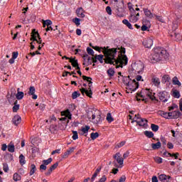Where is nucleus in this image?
<instances>
[{
  "instance_id": "obj_29",
  "label": "nucleus",
  "mask_w": 182,
  "mask_h": 182,
  "mask_svg": "<svg viewBox=\"0 0 182 182\" xmlns=\"http://www.w3.org/2000/svg\"><path fill=\"white\" fill-rule=\"evenodd\" d=\"M122 23H124V25H126V26H127V28H129V29H133V26H132V23H130L129 22V20L124 19L122 21Z\"/></svg>"
},
{
  "instance_id": "obj_36",
  "label": "nucleus",
  "mask_w": 182,
  "mask_h": 182,
  "mask_svg": "<svg viewBox=\"0 0 182 182\" xmlns=\"http://www.w3.org/2000/svg\"><path fill=\"white\" fill-rule=\"evenodd\" d=\"M144 134L149 139H151V137L154 136V134L153 132H150V131H145Z\"/></svg>"
},
{
  "instance_id": "obj_48",
  "label": "nucleus",
  "mask_w": 182,
  "mask_h": 182,
  "mask_svg": "<svg viewBox=\"0 0 182 182\" xmlns=\"http://www.w3.org/2000/svg\"><path fill=\"white\" fill-rule=\"evenodd\" d=\"M79 96H80V93H79V92L75 91V92H73V95H72L73 99H77V97H79Z\"/></svg>"
},
{
  "instance_id": "obj_27",
  "label": "nucleus",
  "mask_w": 182,
  "mask_h": 182,
  "mask_svg": "<svg viewBox=\"0 0 182 182\" xmlns=\"http://www.w3.org/2000/svg\"><path fill=\"white\" fill-rule=\"evenodd\" d=\"M23 92H17L16 95V98L17 99V100H22V99H23Z\"/></svg>"
},
{
  "instance_id": "obj_40",
  "label": "nucleus",
  "mask_w": 182,
  "mask_h": 182,
  "mask_svg": "<svg viewBox=\"0 0 182 182\" xmlns=\"http://www.w3.org/2000/svg\"><path fill=\"white\" fill-rule=\"evenodd\" d=\"M97 137H99V133H97V132L91 133L90 138L92 139V140H96V139H97Z\"/></svg>"
},
{
  "instance_id": "obj_30",
  "label": "nucleus",
  "mask_w": 182,
  "mask_h": 182,
  "mask_svg": "<svg viewBox=\"0 0 182 182\" xmlns=\"http://www.w3.org/2000/svg\"><path fill=\"white\" fill-rule=\"evenodd\" d=\"M122 23H124V25H126V26H127V28H129V29H133V26H132V23H130L129 22V20L124 19L122 21Z\"/></svg>"
},
{
  "instance_id": "obj_21",
  "label": "nucleus",
  "mask_w": 182,
  "mask_h": 182,
  "mask_svg": "<svg viewBox=\"0 0 182 182\" xmlns=\"http://www.w3.org/2000/svg\"><path fill=\"white\" fill-rule=\"evenodd\" d=\"M76 14L78 18H85V10H83V8L80 7L77 9Z\"/></svg>"
},
{
  "instance_id": "obj_51",
  "label": "nucleus",
  "mask_w": 182,
  "mask_h": 182,
  "mask_svg": "<svg viewBox=\"0 0 182 182\" xmlns=\"http://www.w3.org/2000/svg\"><path fill=\"white\" fill-rule=\"evenodd\" d=\"M73 22L74 23H75V25H76L77 26H79V25H80V18H75L73 19Z\"/></svg>"
},
{
  "instance_id": "obj_53",
  "label": "nucleus",
  "mask_w": 182,
  "mask_h": 182,
  "mask_svg": "<svg viewBox=\"0 0 182 182\" xmlns=\"http://www.w3.org/2000/svg\"><path fill=\"white\" fill-rule=\"evenodd\" d=\"M52 163V158H49L47 160L43 161V164H45L46 166H48V164H50Z\"/></svg>"
},
{
  "instance_id": "obj_38",
  "label": "nucleus",
  "mask_w": 182,
  "mask_h": 182,
  "mask_svg": "<svg viewBox=\"0 0 182 182\" xmlns=\"http://www.w3.org/2000/svg\"><path fill=\"white\" fill-rule=\"evenodd\" d=\"M31 171H30V176H33V174H35V172L36 171V166H35V164H32L31 166Z\"/></svg>"
},
{
  "instance_id": "obj_15",
  "label": "nucleus",
  "mask_w": 182,
  "mask_h": 182,
  "mask_svg": "<svg viewBox=\"0 0 182 182\" xmlns=\"http://www.w3.org/2000/svg\"><path fill=\"white\" fill-rule=\"evenodd\" d=\"M36 92V89H35V87H29V91L28 92V96H32V99H33V100H36V99H38V95H36L35 93Z\"/></svg>"
},
{
  "instance_id": "obj_7",
  "label": "nucleus",
  "mask_w": 182,
  "mask_h": 182,
  "mask_svg": "<svg viewBox=\"0 0 182 182\" xmlns=\"http://www.w3.org/2000/svg\"><path fill=\"white\" fill-rule=\"evenodd\" d=\"M132 71L134 73H137L140 75V73H143V70L144 69V64L141 61H136L132 64L131 65Z\"/></svg>"
},
{
  "instance_id": "obj_63",
  "label": "nucleus",
  "mask_w": 182,
  "mask_h": 182,
  "mask_svg": "<svg viewBox=\"0 0 182 182\" xmlns=\"http://www.w3.org/2000/svg\"><path fill=\"white\" fill-rule=\"evenodd\" d=\"M75 151V147H71L68 150H67V152L68 154H70L71 153H73Z\"/></svg>"
},
{
  "instance_id": "obj_62",
  "label": "nucleus",
  "mask_w": 182,
  "mask_h": 182,
  "mask_svg": "<svg viewBox=\"0 0 182 182\" xmlns=\"http://www.w3.org/2000/svg\"><path fill=\"white\" fill-rule=\"evenodd\" d=\"M97 174L96 172L94 173V174L92 175V178H91V181L93 182L95 181V180H96V177H97Z\"/></svg>"
},
{
  "instance_id": "obj_55",
  "label": "nucleus",
  "mask_w": 182,
  "mask_h": 182,
  "mask_svg": "<svg viewBox=\"0 0 182 182\" xmlns=\"http://www.w3.org/2000/svg\"><path fill=\"white\" fill-rule=\"evenodd\" d=\"M89 112H91L92 114H99V110L96 109H89Z\"/></svg>"
},
{
  "instance_id": "obj_58",
  "label": "nucleus",
  "mask_w": 182,
  "mask_h": 182,
  "mask_svg": "<svg viewBox=\"0 0 182 182\" xmlns=\"http://www.w3.org/2000/svg\"><path fill=\"white\" fill-rule=\"evenodd\" d=\"M107 180V177L106 176H102V178L97 182H105Z\"/></svg>"
},
{
  "instance_id": "obj_10",
  "label": "nucleus",
  "mask_w": 182,
  "mask_h": 182,
  "mask_svg": "<svg viewBox=\"0 0 182 182\" xmlns=\"http://www.w3.org/2000/svg\"><path fill=\"white\" fill-rule=\"evenodd\" d=\"M88 119L90 122H92L94 124H99V123H102V117L100 114L88 115Z\"/></svg>"
},
{
  "instance_id": "obj_14",
  "label": "nucleus",
  "mask_w": 182,
  "mask_h": 182,
  "mask_svg": "<svg viewBox=\"0 0 182 182\" xmlns=\"http://www.w3.org/2000/svg\"><path fill=\"white\" fill-rule=\"evenodd\" d=\"M89 130H90V127L89 125H86L85 127H81V129L79 131V134L80 136H87V133H89Z\"/></svg>"
},
{
  "instance_id": "obj_22",
  "label": "nucleus",
  "mask_w": 182,
  "mask_h": 182,
  "mask_svg": "<svg viewBox=\"0 0 182 182\" xmlns=\"http://www.w3.org/2000/svg\"><path fill=\"white\" fill-rule=\"evenodd\" d=\"M63 117L60 118L62 122H65V123H69V120L72 119V114H63Z\"/></svg>"
},
{
  "instance_id": "obj_41",
  "label": "nucleus",
  "mask_w": 182,
  "mask_h": 182,
  "mask_svg": "<svg viewBox=\"0 0 182 182\" xmlns=\"http://www.w3.org/2000/svg\"><path fill=\"white\" fill-rule=\"evenodd\" d=\"M154 159L156 163H158V164H161V163H163V159L161 157L155 156Z\"/></svg>"
},
{
  "instance_id": "obj_39",
  "label": "nucleus",
  "mask_w": 182,
  "mask_h": 182,
  "mask_svg": "<svg viewBox=\"0 0 182 182\" xmlns=\"http://www.w3.org/2000/svg\"><path fill=\"white\" fill-rule=\"evenodd\" d=\"M149 28H150V21H147L146 24H143V26H141V31H147Z\"/></svg>"
},
{
  "instance_id": "obj_57",
  "label": "nucleus",
  "mask_w": 182,
  "mask_h": 182,
  "mask_svg": "<svg viewBox=\"0 0 182 182\" xmlns=\"http://www.w3.org/2000/svg\"><path fill=\"white\" fill-rule=\"evenodd\" d=\"M18 110H19V105H15L14 107H13V112L14 113H16V112H18Z\"/></svg>"
},
{
  "instance_id": "obj_8",
  "label": "nucleus",
  "mask_w": 182,
  "mask_h": 182,
  "mask_svg": "<svg viewBox=\"0 0 182 182\" xmlns=\"http://www.w3.org/2000/svg\"><path fill=\"white\" fill-rule=\"evenodd\" d=\"M82 79H83V80H87V82H89V83H88L89 90H86L85 88H81L80 92L82 95H85H85H87V96H88V97H92V95H93V93L92 92V88H90V87H92V83H93V82H92V81H90V80H92V78L83 75Z\"/></svg>"
},
{
  "instance_id": "obj_26",
  "label": "nucleus",
  "mask_w": 182,
  "mask_h": 182,
  "mask_svg": "<svg viewBox=\"0 0 182 182\" xmlns=\"http://www.w3.org/2000/svg\"><path fill=\"white\" fill-rule=\"evenodd\" d=\"M151 147L154 150H157L161 147V142L158 141L156 144H151Z\"/></svg>"
},
{
  "instance_id": "obj_18",
  "label": "nucleus",
  "mask_w": 182,
  "mask_h": 182,
  "mask_svg": "<svg viewBox=\"0 0 182 182\" xmlns=\"http://www.w3.org/2000/svg\"><path fill=\"white\" fill-rule=\"evenodd\" d=\"M171 177L166 174H161L159 176V180L162 182H170Z\"/></svg>"
},
{
  "instance_id": "obj_54",
  "label": "nucleus",
  "mask_w": 182,
  "mask_h": 182,
  "mask_svg": "<svg viewBox=\"0 0 182 182\" xmlns=\"http://www.w3.org/2000/svg\"><path fill=\"white\" fill-rule=\"evenodd\" d=\"M177 109H178V105H176V104H173L170 107H169V110H177Z\"/></svg>"
},
{
  "instance_id": "obj_46",
  "label": "nucleus",
  "mask_w": 182,
  "mask_h": 182,
  "mask_svg": "<svg viewBox=\"0 0 182 182\" xmlns=\"http://www.w3.org/2000/svg\"><path fill=\"white\" fill-rule=\"evenodd\" d=\"M3 170L5 173H8V171H9V166H8V164H3Z\"/></svg>"
},
{
  "instance_id": "obj_5",
  "label": "nucleus",
  "mask_w": 182,
  "mask_h": 182,
  "mask_svg": "<svg viewBox=\"0 0 182 182\" xmlns=\"http://www.w3.org/2000/svg\"><path fill=\"white\" fill-rule=\"evenodd\" d=\"M129 117L132 120V123L136 122L139 126L144 127L147 124V119L141 118L140 114H129Z\"/></svg>"
},
{
  "instance_id": "obj_45",
  "label": "nucleus",
  "mask_w": 182,
  "mask_h": 182,
  "mask_svg": "<svg viewBox=\"0 0 182 182\" xmlns=\"http://www.w3.org/2000/svg\"><path fill=\"white\" fill-rule=\"evenodd\" d=\"M95 59H97V60H99L100 63H103V55L100 54L95 56Z\"/></svg>"
},
{
  "instance_id": "obj_20",
  "label": "nucleus",
  "mask_w": 182,
  "mask_h": 182,
  "mask_svg": "<svg viewBox=\"0 0 182 182\" xmlns=\"http://www.w3.org/2000/svg\"><path fill=\"white\" fill-rule=\"evenodd\" d=\"M21 122H22V118H21V117L19 115H15L12 119V123L15 126H18V124H19V123H21Z\"/></svg>"
},
{
  "instance_id": "obj_6",
  "label": "nucleus",
  "mask_w": 182,
  "mask_h": 182,
  "mask_svg": "<svg viewBox=\"0 0 182 182\" xmlns=\"http://www.w3.org/2000/svg\"><path fill=\"white\" fill-rule=\"evenodd\" d=\"M139 97H142L143 100H147V99H151V100H154L156 97H154V93L150 89H143L138 93Z\"/></svg>"
},
{
  "instance_id": "obj_35",
  "label": "nucleus",
  "mask_w": 182,
  "mask_h": 182,
  "mask_svg": "<svg viewBox=\"0 0 182 182\" xmlns=\"http://www.w3.org/2000/svg\"><path fill=\"white\" fill-rule=\"evenodd\" d=\"M172 82L173 85H176L177 86H180L181 85V82L180 80H178V78L177 77H174L172 79Z\"/></svg>"
},
{
  "instance_id": "obj_17",
  "label": "nucleus",
  "mask_w": 182,
  "mask_h": 182,
  "mask_svg": "<svg viewBox=\"0 0 182 182\" xmlns=\"http://www.w3.org/2000/svg\"><path fill=\"white\" fill-rule=\"evenodd\" d=\"M31 41H33V42H36L39 45L42 43V38H41V36H39V33H35V34L32 36Z\"/></svg>"
},
{
  "instance_id": "obj_4",
  "label": "nucleus",
  "mask_w": 182,
  "mask_h": 182,
  "mask_svg": "<svg viewBox=\"0 0 182 182\" xmlns=\"http://www.w3.org/2000/svg\"><path fill=\"white\" fill-rule=\"evenodd\" d=\"M128 9L130 12L129 22L136 23V22L139 21V18H140V14L139 13L140 9L133 7V4H132V3H128Z\"/></svg>"
},
{
  "instance_id": "obj_9",
  "label": "nucleus",
  "mask_w": 182,
  "mask_h": 182,
  "mask_svg": "<svg viewBox=\"0 0 182 182\" xmlns=\"http://www.w3.org/2000/svg\"><path fill=\"white\" fill-rule=\"evenodd\" d=\"M114 4L117 6V15L119 16V18H123L124 16V9L119 8V6H122L123 5V1L122 0H113Z\"/></svg>"
},
{
  "instance_id": "obj_16",
  "label": "nucleus",
  "mask_w": 182,
  "mask_h": 182,
  "mask_svg": "<svg viewBox=\"0 0 182 182\" xmlns=\"http://www.w3.org/2000/svg\"><path fill=\"white\" fill-rule=\"evenodd\" d=\"M143 45L144 46V48H148V49H150V48H151V46H153V39H151L150 38H146L143 41Z\"/></svg>"
},
{
  "instance_id": "obj_24",
  "label": "nucleus",
  "mask_w": 182,
  "mask_h": 182,
  "mask_svg": "<svg viewBox=\"0 0 182 182\" xmlns=\"http://www.w3.org/2000/svg\"><path fill=\"white\" fill-rule=\"evenodd\" d=\"M178 114H163L161 115L162 117L164 119H168V120L171 119H178Z\"/></svg>"
},
{
  "instance_id": "obj_37",
  "label": "nucleus",
  "mask_w": 182,
  "mask_h": 182,
  "mask_svg": "<svg viewBox=\"0 0 182 182\" xmlns=\"http://www.w3.org/2000/svg\"><path fill=\"white\" fill-rule=\"evenodd\" d=\"M52 25V21L50 20H46L43 22V28H46V26H50Z\"/></svg>"
},
{
  "instance_id": "obj_2",
  "label": "nucleus",
  "mask_w": 182,
  "mask_h": 182,
  "mask_svg": "<svg viewBox=\"0 0 182 182\" xmlns=\"http://www.w3.org/2000/svg\"><path fill=\"white\" fill-rule=\"evenodd\" d=\"M168 58V54L164 48L156 47L149 56V60L151 62V63H156V62L163 60V59H167Z\"/></svg>"
},
{
  "instance_id": "obj_56",
  "label": "nucleus",
  "mask_w": 182,
  "mask_h": 182,
  "mask_svg": "<svg viewBox=\"0 0 182 182\" xmlns=\"http://www.w3.org/2000/svg\"><path fill=\"white\" fill-rule=\"evenodd\" d=\"M58 166H59V163L56 162L55 164H54L53 166L50 167V171H53V170H55V168H56Z\"/></svg>"
},
{
  "instance_id": "obj_19",
  "label": "nucleus",
  "mask_w": 182,
  "mask_h": 182,
  "mask_svg": "<svg viewBox=\"0 0 182 182\" xmlns=\"http://www.w3.org/2000/svg\"><path fill=\"white\" fill-rule=\"evenodd\" d=\"M66 58L67 60H70V63L72 64V65L74 67V68H77V70L80 69V68L79 67L78 64H77V60H75L73 58H69V57H66V56H64L63 58Z\"/></svg>"
},
{
  "instance_id": "obj_61",
  "label": "nucleus",
  "mask_w": 182,
  "mask_h": 182,
  "mask_svg": "<svg viewBox=\"0 0 182 182\" xmlns=\"http://www.w3.org/2000/svg\"><path fill=\"white\" fill-rule=\"evenodd\" d=\"M106 11L108 15H112V8L110 6H107Z\"/></svg>"
},
{
  "instance_id": "obj_13",
  "label": "nucleus",
  "mask_w": 182,
  "mask_h": 182,
  "mask_svg": "<svg viewBox=\"0 0 182 182\" xmlns=\"http://www.w3.org/2000/svg\"><path fill=\"white\" fill-rule=\"evenodd\" d=\"M83 59H84L83 65H85V66H89V65H92V62H93V63H96L97 60V59L96 58H90V57H89V55H84Z\"/></svg>"
},
{
  "instance_id": "obj_47",
  "label": "nucleus",
  "mask_w": 182,
  "mask_h": 182,
  "mask_svg": "<svg viewBox=\"0 0 182 182\" xmlns=\"http://www.w3.org/2000/svg\"><path fill=\"white\" fill-rule=\"evenodd\" d=\"M107 120L108 123H112V122L114 121V118H113V117H112V114H107Z\"/></svg>"
},
{
  "instance_id": "obj_42",
  "label": "nucleus",
  "mask_w": 182,
  "mask_h": 182,
  "mask_svg": "<svg viewBox=\"0 0 182 182\" xmlns=\"http://www.w3.org/2000/svg\"><path fill=\"white\" fill-rule=\"evenodd\" d=\"M173 97H175L176 99H180V97L181 96L180 95V92L177 91V90H174L173 92Z\"/></svg>"
},
{
  "instance_id": "obj_52",
  "label": "nucleus",
  "mask_w": 182,
  "mask_h": 182,
  "mask_svg": "<svg viewBox=\"0 0 182 182\" xmlns=\"http://www.w3.org/2000/svg\"><path fill=\"white\" fill-rule=\"evenodd\" d=\"M92 49H95V50H97V52H102L103 53V49H105V48H100L99 46H92Z\"/></svg>"
},
{
  "instance_id": "obj_1",
  "label": "nucleus",
  "mask_w": 182,
  "mask_h": 182,
  "mask_svg": "<svg viewBox=\"0 0 182 182\" xmlns=\"http://www.w3.org/2000/svg\"><path fill=\"white\" fill-rule=\"evenodd\" d=\"M103 53L105 56L106 63L117 65V68H123V66H126L129 62L127 56L124 55V53H126L125 48L116 49L104 47Z\"/></svg>"
},
{
  "instance_id": "obj_59",
  "label": "nucleus",
  "mask_w": 182,
  "mask_h": 182,
  "mask_svg": "<svg viewBox=\"0 0 182 182\" xmlns=\"http://www.w3.org/2000/svg\"><path fill=\"white\" fill-rule=\"evenodd\" d=\"M154 16L156 18V19H158V21H159V22H164V19L163 18V17L156 15H155Z\"/></svg>"
},
{
  "instance_id": "obj_3",
  "label": "nucleus",
  "mask_w": 182,
  "mask_h": 182,
  "mask_svg": "<svg viewBox=\"0 0 182 182\" xmlns=\"http://www.w3.org/2000/svg\"><path fill=\"white\" fill-rule=\"evenodd\" d=\"M124 85L127 87L128 90L131 92H136L139 89V82L136 81V79L132 80L130 77H122Z\"/></svg>"
},
{
  "instance_id": "obj_12",
  "label": "nucleus",
  "mask_w": 182,
  "mask_h": 182,
  "mask_svg": "<svg viewBox=\"0 0 182 182\" xmlns=\"http://www.w3.org/2000/svg\"><path fill=\"white\" fill-rule=\"evenodd\" d=\"M113 158L119 164V166H117V167L122 168V167H123V163L124 160L123 159V158H122V155L120 154V153L117 152L116 154L113 156Z\"/></svg>"
},
{
  "instance_id": "obj_28",
  "label": "nucleus",
  "mask_w": 182,
  "mask_h": 182,
  "mask_svg": "<svg viewBox=\"0 0 182 182\" xmlns=\"http://www.w3.org/2000/svg\"><path fill=\"white\" fill-rule=\"evenodd\" d=\"M7 149L9 153H14L15 151V145H14L12 143H10L8 145Z\"/></svg>"
},
{
  "instance_id": "obj_44",
  "label": "nucleus",
  "mask_w": 182,
  "mask_h": 182,
  "mask_svg": "<svg viewBox=\"0 0 182 182\" xmlns=\"http://www.w3.org/2000/svg\"><path fill=\"white\" fill-rule=\"evenodd\" d=\"M79 139V135L77 134V131H73V139L77 140Z\"/></svg>"
},
{
  "instance_id": "obj_23",
  "label": "nucleus",
  "mask_w": 182,
  "mask_h": 182,
  "mask_svg": "<svg viewBox=\"0 0 182 182\" xmlns=\"http://www.w3.org/2000/svg\"><path fill=\"white\" fill-rule=\"evenodd\" d=\"M144 12L146 16V18H149V19H151L152 18H154V16H156V14H152L151 11H150V10L147 9H144Z\"/></svg>"
},
{
  "instance_id": "obj_32",
  "label": "nucleus",
  "mask_w": 182,
  "mask_h": 182,
  "mask_svg": "<svg viewBox=\"0 0 182 182\" xmlns=\"http://www.w3.org/2000/svg\"><path fill=\"white\" fill-rule=\"evenodd\" d=\"M22 177L18 173H15L13 176V180L14 181H21Z\"/></svg>"
},
{
  "instance_id": "obj_33",
  "label": "nucleus",
  "mask_w": 182,
  "mask_h": 182,
  "mask_svg": "<svg viewBox=\"0 0 182 182\" xmlns=\"http://www.w3.org/2000/svg\"><path fill=\"white\" fill-rule=\"evenodd\" d=\"M19 161L21 166H23V164H26V161L25 160V156H23V154H21L19 156Z\"/></svg>"
},
{
  "instance_id": "obj_34",
  "label": "nucleus",
  "mask_w": 182,
  "mask_h": 182,
  "mask_svg": "<svg viewBox=\"0 0 182 182\" xmlns=\"http://www.w3.org/2000/svg\"><path fill=\"white\" fill-rule=\"evenodd\" d=\"M107 73L109 77H112V76H114V68H109L107 70Z\"/></svg>"
},
{
  "instance_id": "obj_31",
  "label": "nucleus",
  "mask_w": 182,
  "mask_h": 182,
  "mask_svg": "<svg viewBox=\"0 0 182 182\" xmlns=\"http://www.w3.org/2000/svg\"><path fill=\"white\" fill-rule=\"evenodd\" d=\"M171 79L170 75H165L162 77V83H167V82H170Z\"/></svg>"
},
{
  "instance_id": "obj_11",
  "label": "nucleus",
  "mask_w": 182,
  "mask_h": 182,
  "mask_svg": "<svg viewBox=\"0 0 182 182\" xmlns=\"http://www.w3.org/2000/svg\"><path fill=\"white\" fill-rule=\"evenodd\" d=\"M158 96L160 100H161V102H163L164 103H166V102H168V99H170V94H168V92L166 91L159 92L158 94Z\"/></svg>"
},
{
  "instance_id": "obj_43",
  "label": "nucleus",
  "mask_w": 182,
  "mask_h": 182,
  "mask_svg": "<svg viewBox=\"0 0 182 182\" xmlns=\"http://www.w3.org/2000/svg\"><path fill=\"white\" fill-rule=\"evenodd\" d=\"M124 144H126V141H122L115 146V149H120L121 147H123Z\"/></svg>"
},
{
  "instance_id": "obj_25",
  "label": "nucleus",
  "mask_w": 182,
  "mask_h": 182,
  "mask_svg": "<svg viewBox=\"0 0 182 182\" xmlns=\"http://www.w3.org/2000/svg\"><path fill=\"white\" fill-rule=\"evenodd\" d=\"M151 82L154 86H156L157 87L160 86V78L157 77H153L151 79Z\"/></svg>"
},
{
  "instance_id": "obj_50",
  "label": "nucleus",
  "mask_w": 182,
  "mask_h": 182,
  "mask_svg": "<svg viewBox=\"0 0 182 182\" xmlns=\"http://www.w3.org/2000/svg\"><path fill=\"white\" fill-rule=\"evenodd\" d=\"M151 129L153 132H157L159 130V127L158 125H156L154 124H151Z\"/></svg>"
},
{
  "instance_id": "obj_64",
  "label": "nucleus",
  "mask_w": 182,
  "mask_h": 182,
  "mask_svg": "<svg viewBox=\"0 0 182 182\" xmlns=\"http://www.w3.org/2000/svg\"><path fill=\"white\" fill-rule=\"evenodd\" d=\"M126 181V176H122L120 178H119V181H116L115 182H124Z\"/></svg>"
},
{
  "instance_id": "obj_49",
  "label": "nucleus",
  "mask_w": 182,
  "mask_h": 182,
  "mask_svg": "<svg viewBox=\"0 0 182 182\" xmlns=\"http://www.w3.org/2000/svg\"><path fill=\"white\" fill-rule=\"evenodd\" d=\"M87 52L88 55L95 56V51L93 50V49L88 47V48H87Z\"/></svg>"
},
{
  "instance_id": "obj_60",
  "label": "nucleus",
  "mask_w": 182,
  "mask_h": 182,
  "mask_svg": "<svg viewBox=\"0 0 182 182\" xmlns=\"http://www.w3.org/2000/svg\"><path fill=\"white\" fill-rule=\"evenodd\" d=\"M136 82H143V77H141V75H137L136 77H135Z\"/></svg>"
}]
</instances>
